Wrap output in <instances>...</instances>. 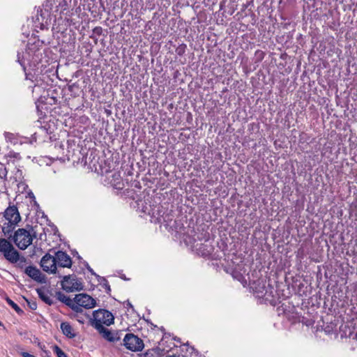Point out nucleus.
I'll list each match as a JSON object with an SVG mask.
<instances>
[{"instance_id":"f257e3e1","label":"nucleus","mask_w":357,"mask_h":357,"mask_svg":"<svg viewBox=\"0 0 357 357\" xmlns=\"http://www.w3.org/2000/svg\"><path fill=\"white\" fill-rule=\"evenodd\" d=\"M3 217L8 221L2 227L4 236H10L21 221L22 218L16 206H9L3 213Z\"/></svg>"},{"instance_id":"f03ea898","label":"nucleus","mask_w":357,"mask_h":357,"mask_svg":"<svg viewBox=\"0 0 357 357\" xmlns=\"http://www.w3.org/2000/svg\"><path fill=\"white\" fill-rule=\"evenodd\" d=\"M93 319H90V324L96 329L102 330L103 324L109 326L114 323V316L108 310L100 309L93 313Z\"/></svg>"},{"instance_id":"7ed1b4c3","label":"nucleus","mask_w":357,"mask_h":357,"mask_svg":"<svg viewBox=\"0 0 357 357\" xmlns=\"http://www.w3.org/2000/svg\"><path fill=\"white\" fill-rule=\"evenodd\" d=\"M8 236V238H10V236ZM11 238L18 248L22 250L26 249L32 243L33 241L29 231L24 228H20L15 231L14 235H11Z\"/></svg>"},{"instance_id":"20e7f679","label":"nucleus","mask_w":357,"mask_h":357,"mask_svg":"<svg viewBox=\"0 0 357 357\" xmlns=\"http://www.w3.org/2000/svg\"><path fill=\"white\" fill-rule=\"evenodd\" d=\"M62 289L66 292L78 291L83 289V284L75 275H66L61 282Z\"/></svg>"},{"instance_id":"39448f33","label":"nucleus","mask_w":357,"mask_h":357,"mask_svg":"<svg viewBox=\"0 0 357 357\" xmlns=\"http://www.w3.org/2000/svg\"><path fill=\"white\" fill-rule=\"evenodd\" d=\"M123 345L132 351H142L144 347L143 340L133 333H127L125 335Z\"/></svg>"},{"instance_id":"423d86ee","label":"nucleus","mask_w":357,"mask_h":357,"mask_svg":"<svg viewBox=\"0 0 357 357\" xmlns=\"http://www.w3.org/2000/svg\"><path fill=\"white\" fill-rule=\"evenodd\" d=\"M56 259L49 253L45 254L40 260V266L43 270L48 273H56Z\"/></svg>"},{"instance_id":"0eeeda50","label":"nucleus","mask_w":357,"mask_h":357,"mask_svg":"<svg viewBox=\"0 0 357 357\" xmlns=\"http://www.w3.org/2000/svg\"><path fill=\"white\" fill-rule=\"evenodd\" d=\"M75 302L86 309L93 308L96 305V301L86 294H77L75 297Z\"/></svg>"},{"instance_id":"6e6552de","label":"nucleus","mask_w":357,"mask_h":357,"mask_svg":"<svg viewBox=\"0 0 357 357\" xmlns=\"http://www.w3.org/2000/svg\"><path fill=\"white\" fill-rule=\"evenodd\" d=\"M56 264L61 267L70 268L72 266V259L70 257L63 251H57L55 252Z\"/></svg>"},{"instance_id":"1a4fd4ad","label":"nucleus","mask_w":357,"mask_h":357,"mask_svg":"<svg viewBox=\"0 0 357 357\" xmlns=\"http://www.w3.org/2000/svg\"><path fill=\"white\" fill-rule=\"evenodd\" d=\"M25 273L38 282H43L45 281V275L35 266H27L25 269Z\"/></svg>"},{"instance_id":"9d476101","label":"nucleus","mask_w":357,"mask_h":357,"mask_svg":"<svg viewBox=\"0 0 357 357\" xmlns=\"http://www.w3.org/2000/svg\"><path fill=\"white\" fill-rule=\"evenodd\" d=\"M96 330L99 332L100 334L102 335V337H104L105 340L109 342H114L120 340V337L118 336L117 333H112L109 329L106 328L104 326H102V330Z\"/></svg>"},{"instance_id":"9b49d317","label":"nucleus","mask_w":357,"mask_h":357,"mask_svg":"<svg viewBox=\"0 0 357 357\" xmlns=\"http://www.w3.org/2000/svg\"><path fill=\"white\" fill-rule=\"evenodd\" d=\"M4 257L11 263H16L20 258L19 252L13 248H8L6 252L3 253Z\"/></svg>"},{"instance_id":"f8f14e48","label":"nucleus","mask_w":357,"mask_h":357,"mask_svg":"<svg viewBox=\"0 0 357 357\" xmlns=\"http://www.w3.org/2000/svg\"><path fill=\"white\" fill-rule=\"evenodd\" d=\"M61 330L63 334L68 338L72 339L76 337L75 330L68 322H62L61 324Z\"/></svg>"},{"instance_id":"ddd939ff","label":"nucleus","mask_w":357,"mask_h":357,"mask_svg":"<svg viewBox=\"0 0 357 357\" xmlns=\"http://www.w3.org/2000/svg\"><path fill=\"white\" fill-rule=\"evenodd\" d=\"M56 298L57 299L65 303L66 305H68V307L70 305H73V300L70 299L69 297H68L67 296H66L63 293H62L61 291H57L56 293Z\"/></svg>"},{"instance_id":"4468645a","label":"nucleus","mask_w":357,"mask_h":357,"mask_svg":"<svg viewBox=\"0 0 357 357\" xmlns=\"http://www.w3.org/2000/svg\"><path fill=\"white\" fill-rule=\"evenodd\" d=\"M38 294L45 303L51 305L53 303L52 299L48 296V294L43 289L37 290Z\"/></svg>"},{"instance_id":"2eb2a0df","label":"nucleus","mask_w":357,"mask_h":357,"mask_svg":"<svg viewBox=\"0 0 357 357\" xmlns=\"http://www.w3.org/2000/svg\"><path fill=\"white\" fill-rule=\"evenodd\" d=\"M13 248V245L6 238H0V252H6L8 248Z\"/></svg>"},{"instance_id":"dca6fc26","label":"nucleus","mask_w":357,"mask_h":357,"mask_svg":"<svg viewBox=\"0 0 357 357\" xmlns=\"http://www.w3.org/2000/svg\"><path fill=\"white\" fill-rule=\"evenodd\" d=\"M6 301L8 303V304L15 310V312L17 314H23V310L14 301H13L10 298L7 297Z\"/></svg>"},{"instance_id":"f3484780","label":"nucleus","mask_w":357,"mask_h":357,"mask_svg":"<svg viewBox=\"0 0 357 357\" xmlns=\"http://www.w3.org/2000/svg\"><path fill=\"white\" fill-rule=\"evenodd\" d=\"M53 351L56 354L57 357H68L64 351L57 345L53 346Z\"/></svg>"},{"instance_id":"a211bd4d","label":"nucleus","mask_w":357,"mask_h":357,"mask_svg":"<svg viewBox=\"0 0 357 357\" xmlns=\"http://www.w3.org/2000/svg\"><path fill=\"white\" fill-rule=\"evenodd\" d=\"M73 310H74L75 312H82L83 310L82 307H83V306H81L79 305V304H77L75 302V299L73 300V305H70L69 306Z\"/></svg>"},{"instance_id":"6ab92c4d","label":"nucleus","mask_w":357,"mask_h":357,"mask_svg":"<svg viewBox=\"0 0 357 357\" xmlns=\"http://www.w3.org/2000/svg\"><path fill=\"white\" fill-rule=\"evenodd\" d=\"M30 309L35 310L37 308V303L35 301L26 300Z\"/></svg>"},{"instance_id":"aec40b11","label":"nucleus","mask_w":357,"mask_h":357,"mask_svg":"<svg viewBox=\"0 0 357 357\" xmlns=\"http://www.w3.org/2000/svg\"><path fill=\"white\" fill-rule=\"evenodd\" d=\"M186 47L185 45H180L176 50V53L178 55H182L185 52V49Z\"/></svg>"},{"instance_id":"412c9836","label":"nucleus","mask_w":357,"mask_h":357,"mask_svg":"<svg viewBox=\"0 0 357 357\" xmlns=\"http://www.w3.org/2000/svg\"><path fill=\"white\" fill-rule=\"evenodd\" d=\"M138 357H154V355L151 351H147L144 354L138 355Z\"/></svg>"},{"instance_id":"4be33fe9","label":"nucleus","mask_w":357,"mask_h":357,"mask_svg":"<svg viewBox=\"0 0 357 357\" xmlns=\"http://www.w3.org/2000/svg\"><path fill=\"white\" fill-rule=\"evenodd\" d=\"M22 356L23 357H36L35 356H33V355H32V354H29V353H27V352H23V353L22 354Z\"/></svg>"},{"instance_id":"5701e85b","label":"nucleus","mask_w":357,"mask_h":357,"mask_svg":"<svg viewBox=\"0 0 357 357\" xmlns=\"http://www.w3.org/2000/svg\"><path fill=\"white\" fill-rule=\"evenodd\" d=\"M127 305H128L130 307H131V308H132V307H132V305H131V303H130L129 301H128V304H127Z\"/></svg>"},{"instance_id":"b1692460","label":"nucleus","mask_w":357,"mask_h":357,"mask_svg":"<svg viewBox=\"0 0 357 357\" xmlns=\"http://www.w3.org/2000/svg\"><path fill=\"white\" fill-rule=\"evenodd\" d=\"M166 357H179V356H175V355H173V356H166Z\"/></svg>"},{"instance_id":"393cba45","label":"nucleus","mask_w":357,"mask_h":357,"mask_svg":"<svg viewBox=\"0 0 357 357\" xmlns=\"http://www.w3.org/2000/svg\"><path fill=\"white\" fill-rule=\"evenodd\" d=\"M1 325H2V323L0 321V326H1Z\"/></svg>"}]
</instances>
